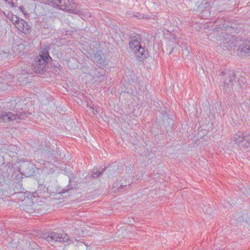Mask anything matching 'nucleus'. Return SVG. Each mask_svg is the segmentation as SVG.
I'll return each mask as SVG.
<instances>
[{"instance_id": "nucleus-12", "label": "nucleus", "mask_w": 250, "mask_h": 250, "mask_svg": "<svg viewBox=\"0 0 250 250\" xmlns=\"http://www.w3.org/2000/svg\"><path fill=\"white\" fill-rule=\"evenodd\" d=\"M93 61L101 64H102L103 62V59L100 53L96 52L94 54L93 57Z\"/></svg>"}, {"instance_id": "nucleus-10", "label": "nucleus", "mask_w": 250, "mask_h": 250, "mask_svg": "<svg viewBox=\"0 0 250 250\" xmlns=\"http://www.w3.org/2000/svg\"><path fill=\"white\" fill-rule=\"evenodd\" d=\"M10 148L11 149H8L7 151L6 152V154L4 155H1L0 154V163H2L4 158L6 157V155L7 154L9 156L12 157L14 156L15 154L17 153L16 150L17 148L14 145H11L10 146Z\"/></svg>"}, {"instance_id": "nucleus-6", "label": "nucleus", "mask_w": 250, "mask_h": 250, "mask_svg": "<svg viewBox=\"0 0 250 250\" xmlns=\"http://www.w3.org/2000/svg\"><path fill=\"white\" fill-rule=\"evenodd\" d=\"M51 57L49 56L47 51H43L36 58L35 62L36 67L38 68L39 70H43L47 63L50 61Z\"/></svg>"}, {"instance_id": "nucleus-16", "label": "nucleus", "mask_w": 250, "mask_h": 250, "mask_svg": "<svg viewBox=\"0 0 250 250\" xmlns=\"http://www.w3.org/2000/svg\"><path fill=\"white\" fill-rule=\"evenodd\" d=\"M19 9L20 10V11L23 13L24 14V15H28V13L25 11H24V8L23 7V6H20L19 7Z\"/></svg>"}, {"instance_id": "nucleus-7", "label": "nucleus", "mask_w": 250, "mask_h": 250, "mask_svg": "<svg viewBox=\"0 0 250 250\" xmlns=\"http://www.w3.org/2000/svg\"><path fill=\"white\" fill-rule=\"evenodd\" d=\"M11 21L20 31L24 34L29 32V26L24 20L15 16L12 18Z\"/></svg>"}, {"instance_id": "nucleus-13", "label": "nucleus", "mask_w": 250, "mask_h": 250, "mask_svg": "<svg viewBox=\"0 0 250 250\" xmlns=\"http://www.w3.org/2000/svg\"><path fill=\"white\" fill-rule=\"evenodd\" d=\"M104 170V169H102V170H101V168H100L99 169L97 168H94L92 171L91 175L93 178H97L102 174Z\"/></svg>"}, {"instance_id": "nucleus-1", "label": "nucleus", "mask_w": 250, "mask_h": 250, "mask_svg": "<svg viewBox=\"0 0 250 250\" xmlns=\"http://www.w3.org/2000/svg\"><path fill=\"white\" fill-rule=\"evenodd\" d=\"M139 35H133L130 37L129 47L133 51L135 56L141 61L146 57L147 51L142 46Z\"/></svg>"}, {"instance_id": "nucleus-17", "label": "nucleus", "mask_w": 250, "mask_h": 250, "mask_svg": "<svg viewBox=\"0 0 250 250\" xmlns=\"http://www.w3.org/2000/svg\"><path fill=\"white\" fill-rule=\"evenodd\" d=\"M104 71V70L102 68H99L98 70V72H99V73H103V72Z\"/></svg>"}, {"instance_id": "nucleus-18", "label": "nucleus", "mask_w": 250, "mask_h": 250, "mask_svg": "<svg viewBox=\"0 0 250 250\" xmlns=\"http://www.w3.org/2000/svg\"><path fill=\"white\" fill-rule=\"evenodd\" d=\"M19 47H22V45L21 44H20V45H19Z\"/></svg>"}, {"instance_id": "nucleus-11", "label": "nucleus", "mask_w": 250, "mask_h": 250, "mask_svg": "<svg viewBox=\"0 0 250 250\" xmlns=\"http://www.w3.org/2000/svg\"><path fill=\"white\" fill-rule=\"evenodd\" d=\"M33 205V202L29 198L24 200L22 203L21 207L26 211H30L31 210L30 207Z\"/></svg>"}, {"instance_id": "nucleus-14", "label": "nucleus", "mask_w": 250, "mask_h": 250, "mask_svg": "<svg viewBox=\"0 0 250 250\" xmlns=\"http://www.w3.org/2000/svg\"><path fill=\"white\" fill-rule=\"evenodd\" d=\"M86 246L83 242H79L77 247V250H85Z\"/></svg>"}, {"instance_id": "nucleus-5", "label": "nucleus", "mask_w": 250, "mask_h": 250, "mask_svg": "<svg viewBox=\"0 0 250 250\" xmlns=\"http://www.w3.org/2000/svg\"><path fill=\"white\" fill-rule=\"evenodd\" d=\"M223 75H226V80L224 81L225 90L226 91H230L231 89H236L235 86L238 85L235 80L234 73L233 71H228L227 73L223 72Z\"/></svg>"}, {"instance_id": "nucleus-8", "label": "nucleus", "mask_w": 250, "mask_h": 250, "mask_svg": "<svg viewBox=\"0 0 250 250\" xmlns=\"http://www.w3.org/2000/svg\"><path fill=\"white\" fill-rule=\"evenodd\" d=\"M20 119L21 116L19 114L9 111H0V123H9Z\"/></svg>"}, {"instance_id": "nucleus-2", "label": "nucleus", "mask_w": 250, "mask_h": 250, "mask_svg": "<svg viewBox=\"0 0 250 250\" xmlns=\"http://www.w3.org/2000/svg\"><path fill=\"white\" fill-rule=\"evenodd\" d=\"M233 140L240 147H250V135L248 133L238 131L233 135Z\"/></svg>"}, {"instance_id": "nucleus-4", "label": "nucleus", "mask_w": 250, "mask_h": 250, "mask_svg": "<svg viewBox=\"0 0 250 250\" xmlns=\"http://www.w3.org/2000/svg\"><path fill=\"white\" fill-rule=\"evenodd\" d=\"M42 237L52 245L57 242H65L68 240V236L66 234L58 233L55 232L43 234Z\"/></svg>"}, {"instance_id": "nucleus-15", "label": "nucleus", "mask_w": 250, "mask_h": 250, "mask_svg": "<svg viewBox=\"0 0 250 250\" xmlns=\"http://www.w3.org/2000/svg\"><path fill=\"white\" fill-rule=\"evenodd\" d=\"M133 16L136 17L139 19L147 18V17L145 15H142L139 13H138L137 15H133Z\"/></svg>"}, {"instance_id": "nucleus-3", "label": "nucleus", "mask_w": 250, "mask_h": 250, "mask_svg": "<svg viewBox=\"0 0 250 250\" xmlns=\"http://www.w3.org/2000/svg\"><path fill=\"white\" fill-rule=\"evenodd\" d=\"M55 4L62 10L75 14H81L80 10L76 7L71 0H55Z\"/></svg>"}, {"instance_id": "nucleus-9", "label": "nucleus", "mask_w": 250, "mask_h": 250, "mask_svg": "<svg viewBox=\"0 0 250 250\" xmlns=\"http://www.w3.org/2000/svg\"><path fill=\"white\" fill-rule=\"evenodd\" d=\"M237 54L241 57L250 55V40L244 42L239 46Z\"/></svg>"}]
</instances>
